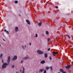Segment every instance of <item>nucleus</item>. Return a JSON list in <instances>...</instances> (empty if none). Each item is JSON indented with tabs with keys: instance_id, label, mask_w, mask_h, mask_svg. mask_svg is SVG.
I'll use <instances>...</instances> for the list:
<instances>
[{
	"instance_id": "f257e3e1",
	"label": "nucleus",
	"mask_w": 73,
	"mask_h": 73,
	"mask_svg": "<svg viewBox=\"0 0 73 73\" xmlns=\"http://www.w3.org/2000/svg\"><path fill=\"white\" fill-rule=\"evenodd\" d=\"M8 65V64L6 63H5L4 64H3V65L2 66V68L3 69H4V68H5L7 67V65Z\"/></svg>"
},
{
	"instance_id": "f03ea898",
	"label": "nucleus",
	"mask_w": 73,
	"mask_h": 73,
	"mask_svg": "<svg viewBox=\"0 0 73 73\" xmlns=\"http://www.w3.org/2000/svg\"><path fill=\"white\" fill-rule=\"evenodd\" d=\"M37 53H38V54H42L43 53V52L40 51V50H38L37 51Z\"/></svg>"
},
{
	"instance_id": "7ed1b4c3",
	"label": "nucleus",
	"mask_w": 73,
	"mask_h": 73,
	"mask_svg": "<svg viewBox=\"0 0 73 73\" xmlns=\"http://www.w3.org/2000/svg\"><path fill=\"white\" fill-rule=\"evenodd\" d=\"M10 60H11V57L10 56H9L7 59L8 64H9V62H10Z\"/></svg>"
},
{
	"instance_id": "20e7f679",
	"label": "nucleus",
	"mask_w": 73,
	"mask_h": 73,
	"mask_svg": "<svg viewBox=\"0 0 73 73\" xmlns=\"http://www.w3.org/2000/svg\"><path fill=\"white\" fill-rule=\"evenodd\" d=\"M71 68V66L70 65H68L65 66V68L67 69H69L70 68Z\"/></svg>"
},
{
	"instance_id": "39448f33",
	"label": "nucleus",
	"mask_w": 73,
	"mask_h": 73,
	"mask_svg": "<svg viewBox=\"0 0 73 73\" xmlns=\"http://www.w3.org/2000/svg\"><path fill=\"white\" fill-rule=\"evenodd\" d=\"M52 54H53L54 56H55V54H58V52H55L54 51L52 52Z\"/></svg>"
},
{
	"instance_id": "423d86ee",
	"label": "nucleus",
	"mask_w": 73,
	"mask_h": 73,
	"mask_svg": "<svg viewBox=\"0 0 73 73\" xmlns=\"http://www.w3.org/2000/svg\"><path fill=\"white\" fill-rule=\"evenodd\" d=\"M17 58V56H14L13 57V58L12 59V60H16Z\"/></svg>"
},
{
	"instance_id": "0eeeda50",
	"label": "nucleus",
	"mask_w": 73,
	"mask_h": 73,
	"mask_svg": "<svg viewBox=\"0 0 73 73\" xmlns=\"http://www.w3.org/2000/svg\"><path fill=\"white\" fill-rule=\"evenodd\" d=\"M44 70V69H40L39 71V73H42Z\"/></svg>"
},
{
	"instance_id": "6e6552de",
	"label": "nucleus",
	"mask_w": 73,
	"mask_h": 73,
	"mask_svg": "<svg viewBox=\"0 0 73 73\" xmlns=\"http://www.w3.org/2000/svg\"><path fill=\"white\" fill-rule=\"evenodd\" d=\"M18 27H16L15 28V32H18V31H19V29H18Z\"/></svg>"
},
{
	"instance_id": "1a4fd4ad",
	"label": "nucleus",
	"mask_w": 73,
	"mask_h": 73,
	"mask_svg": "<svg viewBox=\"0 0 73 73\" xmlns=\"http://www.w3.org/2000/svg\"><path fill=\"white\" fill-rule=\"evenodd\" d=\"M45 60H42L40 62V64H45Z\"/></svg>"
},
{
	"instance_id": "9d476101",
	"label": "nucleus",
	"mask_w": 73,
	"mask_h": 73,
	"mask_svg": "<svg viewBox=\"0 0 73 73\" xmlns=\"http://www.w3.org/2000/svg\"><path fill=\"white\" fill-rule=\"evenodd\" d=\"M26 21L28 24H29V25H31V23H30V22H29V21L28 20V19H27L26 20Z\"/></svg>"
},
{
	"instance_id": "9b49d317",
	"label": "nucleus",
	"mask_w": 73,
	"mask_h": 73,
	"mask_svg": "<svg viewBox=\"0 0 73 73\" xmlns=\"http://www.w3.org/2000/svg\"><path fill=\"white\" fill-rule=\"evenodd\" d=\"M44 57L45 58H46L48 57V54L47 53L44 54Z\"/></svg>"
},
{
	"instance_id": "f8f14e48",
	"label": "nucleus",
	"mask_w": 73,
	"mask_h": 73,
	"mask_svg": "<svg viewBox=\"0 0 73 73\" xmlns=\"http://www.w3.org/2000/svg\"><path fill=\"white\" fill-rule=\"evenodd\" d=\"M41 24H42V23H41V22H40L38 23V25L39 27H41Z\"/></svg>"
},
{
	"instance_id": "ddd939ff",
	"label": "nucleus",
	"mask_w": 73,
	"mask_h": 73,
	"mask_svg": "<svg viewBox=\"0 0 73 73\" xmlns=\"http://www.w3.org/2000/svg\"><path fill=\"white\" fill-rule=\"evenodd\" d=\"M60 72H62V73L64 71V70H62V69H61V68L60 69Z\"/></svg>"
},
{
	"instance_id": "4468645a",
	"label": "nucleus",
	"mask_w": 73,
	"mask_h": 73,
	"mask_svg": "<svg viewBox=\"0 0 73 73\" xmlns=\"http://www.w3.org/2000/svg\"><path fill=\"white\" fill-rule=\"evenodd\" d=\"M50 69L51 71H52V70H53V68H52V66H50Z\"/></svg>"
},
{
	"instance_id": "2eb2a0df",
	"label": "nucleus",
	"mask_w": 73,
	"mask_h": 73,
	"mask_svg": "<svg viewBox=\"0 0 73 73\" xmlns=\"http://www.w3.org/2000/svg\"><path fill=\"white\" fill-rule=\"evenodd\" d=\"M46 34L47 35H48L49 34V32L48 31H46Z\"/></svg>"
},
{
	"instance_id": "dca6fc26",
	"label": "nucleus",
	"mask_w": 73,
	"mask_h": 73,
	"mask_svg": "<svg viewBox=\"0 0 73 73\" xmlns=\"http://www.w3.org/2000/svg\"><path fill=\"white\" fill-rule=\"evenodd\" d=\"M2 57H3V54H1L0 55V58H2Z\"/></svg>"
},
{
	"instance_id": "f3484780",
	"label": "nucleus",
	"mask_w": 73,
	"mask_h": 73,
	"mask_svg": "<svg viewBox=\"0 0 73 73\" xmlns=\"http://www.w3.org/2000/svg\"><path fill=\"white\" fill-rule=\"evenodd\" d=\"M49 69V67L47 66L46 67V70H48V69Z\"/></svg>"
},
{
	"instance_id": "a211bd4d",
	"label": "nucleus",
	"mask_w": 73,
	"mask_h": 73,
	"mask_svg": "<svg viewBox=\"0 0 73 73\" xmlns=\"http://www.w3.org/2000/svg\"><path fill=\"white\" fill-rule=\"evenodd\" d=\"M24 68L23 67V72L22 73H24Z\"/></svg>"
},
{
	"instance_id": "6ab92c4d",
	"label": "nucleus",
	"mask_w": 73,
	"mask_h": 73,
	"mask_svg": "<svg viewBox=\"0 0 73 73\" xmlns=\"http://www.w3.org/2000/svg\"><path fill=\"white\" fill-rule=\"evenodd\" d=\"M28 58V57H25V58H23V59H24V60H27V58Z\"/></svg>"
},
{
	"instance_id": "aec40b11",
	"label": "nucleus",
	"mask_w": 73,
	"mask_h": 73,
	"mask_svg": "<svg viewBox=\"0 0 73 73\" xmlns=\"http://www.w3.org/2000/svg\"><path fill=\"white\" fill-rule=\"evenodd\" d=\"M66 36H67V37H68L69 38H70V36H69V35H66Z\"/></svg>"
},
{
	"instance_id": "412c9836",
	"label": "nucleus",
	"mask_w": 73,
	"mask_h": 73,
	"mask_svg": "<svg viewBox=\"0 0 73 73\" xmlns=\"http://www.w3.org/2000/svg\"><path fill=\"white\" fill-rule=\"evenodd\" d=\"M37 36H38V35L37 34H35V37H37Z\"/></svg>"
},
{
	"instance_id": "4be33fe9",
	"label": "nucleus",
	"mask_w": 73,
	"mask_h": 73,
	"mask_svg": "<svg viewBox=\"0 0 73 73\" xmlns=\"http://www.w3.org/2000/svg\"><path fill=\"white\" fill-rule=\"evenodd\" d=\"M15 3H18V1H14Z\"/></svg>"
},
{
	"instance_id": "5701e85b",
	"label": "nucleus",
	"mask_w": 73,
	"mask_h": 73,
	"mask_svg": "<svg viewBox=\"0 0 73 73\" xmlns=\"http://www.w3.org/2000/svg\"><path fill=\"white\" fill-rule=\"evenodd\" d=\"M49 59H50V60H52V58H51V56H50L49 57Z\"/></svg>"
},
{
	"instance_id": "b1692460",
	"label": "nucleus",
	"mask_w": 73,
	"mask_h": 73,
	"mask_svg": "<svg viewBox=\"0 0 73 73\" xmlns=\"http://www.w3.org/2000/svg\"><path fill=\"white\" fill-rule=\"evenodd\" d=\"M6 32L7 34H9V32H8V31H7Z\"/></svg>"
},
{
	"instance_id": "393cba45",
	"label": "nucleus",
	"mask_w": 73,
	"mask_h": 73,
	"mask_svg": "<svg viewBox=\"0 0 73 73\" xmlns=\"http://www.w3.org/2000/svg\"><path fill=\"white\" fill-rule=\"evenodd\" d=\"M47 40L48 41H49L50 40V38H48Z\"/></svg>"
},
{
	"instance_id": "a878e982",
	"label": "nucleus",
	"mask_w": 73,
	"mask_h": 73,
	"mask_svg": "<svg viewBox=\"0 0 73 73\" xmlns=\"http://www.w3.org/2000/svg\"><path fill=\"white\" fill-rule=\"evenodd\" d=\"M50 48H48V51H50Z\"/></svg>"
},
{
	"instance_id": "bb28decb",
	"label": "nucleus",
	"mask_w": 73,
	"mask_h": 73,
	"mask_svg": "<svg viewBox=\"0 0 73 73\" xmlns=\"http://www.w3.org/2000/svg\"><path fill=\"white\" fill-rule=\"evenodd\" d=\"M46 70H45L44 72V73H46Z\"/></svg>"
},
{
	"instance_id": "cd10ccee",
	"label": "nucleus",
	"mask_w": 73,
	"mask_h": 73,
	"mask_svg": "<svg viewBox=\"0 0 73 73\" xmlns=\"http://www.w3.org/2000/svg\"><path fill=\"white\" fill-rule=\"evenodd\" d=\"M22 48H23V49H24V46H22Z\"/></svg>"
},
{
	"instance_id": "c85d7f7f",
	"label": "nucleus",
	"mask_w": 73,
	"mask_h": 73,
	"mask_svg": "<svg viewBox=\"0 0 73 73\" xmlns=\"http://www.w3.org/2000/svg\"><path fill=\"white\" fill-rule=\"evenodd\" d=\"M12 68H14V67H15V66H14V65H13L12 66Z\"/></svg>"
},
{
	"instance_id": "c756f323",
	"label": "nucleus",
	"mask_w": 73,
	"mask_h": 73,
	"mask_svg": "<svg viewBox=\"0 0 73 73\" xmlns=\"http://www.w3.org/2000/svg\"><path fill=\"white\" fill-rule=\"evenodd\" d=\"M2 63L3 64H4V60H2Z\"/></svg>"
},
{
	"instance_id": "7c9ffc66",
	"label": "nucleus",
	"mask_w": 73,
	"mask_h": 73,
	"mask_svg": "<svg viewBox=\"0 0 73 73\" xmlns=\"http://www.w3.org/2000/svg\"><path fill=\"white\" fill-rule=\"evenodd\" d=\"M63 73H66V72H64V71H63Z\"/></svg>"
},
{
	"instance_id": "2f4dec72",
	"label": "nucleus",
	"mask_w": 73,
	"mask_h": 73,
	"mask_svg": "<svg viewBox=\"0 0 73 73\" xmlns=\"http://www.w3.org/2000/svg\"><path fill=\"white\" fill-rule=\"evenodd\" d=\"M55 8L57 9L58 8V6H55Z\"/></svg>"
},
{
	"instance_id": "473e14b6",
	"label": "nucleus",
	"mask_w": 73,
	"mask_h": 73,
	"mask_svg": "<svg viewBox=\"0 0 73 73\" xmlns=\"http://www.w3.org/2000/svg\"><path fill=\"white\" fill-rule=\"evenodd\" d=\"M4 31H5V32H6V31H7V30H6V29H5V30H4Z\"/></svg>"
},
{
	"instance_id": "72a5a7b5",
	"label": "nucleus",
	"mask_w": 73,
	"mask_h": 73,
	"mask_svg": "<svg viewBox=\"0 0 73 73\" xmlns=\"http://www.w3.org/2000/svg\"><path fill=\"white\" fill-rule=\"evenodd\" d=\"M23 60H22V61H21V63H23Z\"/></svg>"
},
{
	"instance_id": "f704fd0d",
	"label": "nucleus",
	"mask_w": 73,
	"mask_h": 73,
	"mask_svg": "<svg viewBox=\"0 0 73 73\" xmlns=\"http://www.w3.org/2000/svg\"><path fill=\"white\" fill-rule=\"evenodd\" d=\"M29 44V45H31V43H30Z\"/></svg>"
},
{
	"instance_id": "c9c22d12",
	"label": "nucleus",
	"mask_w": 73,
	"mask_h": 73,
	"mask_svg": "<svg viewBox=\"0 0 73 73\" xmlns=\"http://www.w3.org/2000/svg\"><path fill=\"white\" fill-rule=\"evenodd\" d=\"M25 48H27V46L26 45H25Z\"/></svg>"
},
{
	"instance_id": "e433bc0d",
	"label": "nucleus",
	"mask_w": 73,
	"mask_h": 73,
	"mask_svg": "<svg viewBox=\"0 0 73 73\" xmlns=\"http://www.w3.org/2000/svg\"><path fill=\"white\" fill-rule=\"evenodd\" d=\"M22 71V70H21V69L20 70V72H21Z\"/></svg>"
},
{
	"instance_id": "4c0bfd02",
	"label": "nucleus",
	"mask_w": 73,
	"mask_h": 73,
	"mask_svg": "<svg viewBox=\"0 0 73 73\" xmlns=\"http://www.w3.org/2000/svg\"><path fill=\"white\" fill-rule=\"evenodd\" d=\"M3 40L4 41H5V40H4V39H3Z\"/></svg>"
},
{
	"instance_id": "58836bf2",
	"label": "nucleus",
	"mask_w": 73,
	"mask_h": 73,
	"mask_svg": "<svg viewBox=\"0 0 73 73\" xmlns=\"http://www.w3.org/2000/svg\"><path fill=\"white\" fill-rule=\"evenodd\" d=\"M0 46L1 47V44H0Z\"/></svg>"
},
{
	"instance_id": "ea45409f",
	"label": "nucleus",
	"mask_w": 73,
	"mask_h": 73,
	"mask_svg": "<svg viewBox=\"0 0 73 73\" xmlns=\"http://www.w3.org/2000/svg\"><path fill=\"white\" fill-rule=\"evenodd\" d=\"M16 73H19V72H16Z\"/></svg>"
},
{
	"instance_id": "a19ab883",
	"label": "nucleus",
	"mask_w": 73,
	"mask_h": 73,
	"mask_svg": "<svg viewBox=\"0 0 73 73\" xmlns=\"http://www.w3.org/2000/svg\"><path fill=\"white\" fill-rule=\"evenodd\" d=\"M19 16H21V15H19Z\"/></svg>"
},
{
	"instance_id": "79ce46f5",
	"label": "nucleus",
	"mask_w": 73,
	"mask_h": 73,
	"mask_svg": "<svg viewBox=\"0 0 73 73\" xmlns=\"http://www.w3.org/2000/svg\"><path fill=\"white\" fill-rule=\"evenodd\" d=\"M4 28H5L4 27V28H3V29H4Z\"/></svg>"
}]
</instances>
